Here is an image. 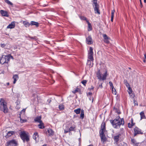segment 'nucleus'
I'll list each match as a JSON object with an SVG mask.
<instances>
[{
    "label": "nucleus",
    "instance_id": "nucleus-1",
    "mask_svg": "<svg viewBox=\"0 0 146 146\" xmlns=\"http://www.w3.org/2000/svg\"><path fill=\"white\" fill-rule=\"evenodd\" d=\"M113 127L115 129H118L121 125H123L124 124V121L123 118H120L119 117H117L114 120H110Z\"/></svg>",
    "mask_w": 146,
    "mask_h": 146
},
{
    "label": "nucleus",
    "instance_id": "nucleus-2",
    "mask_svg": "<svg viewBox=\"0 0 146 146\" xmlns=\"http://www.w3.org/2000/svg\"><path fill=\"white\" fill-rule=\"evenodd\" d=\"M0 108L1 111H2L4 113L8 112V109L7 106V103L4 100L1 98L0 101Z\"/></svg>",
    "mask_w": 146,
    "mask_h": 146
},
{
    "label": "nucleus",
    "instance_id": "nucleus-3",
    "mask_svg": "<svg viewBox=\"0 0 146 146\" xmlns=\"http://www.w3.org/2000/svg\"><path fill=\"white\" fill-rule=\"evenodd\" d=\"M19 135L24 143H25V141L28 142L29 141V136L26 133L25 131L20 132L19 133Z\"/></svg>",
    "mask_w": 146,
    "mask_h": 146
},
{
    "label": "nucleus",
    "instance_id": "nucleus-4",
    "mask_svg": "<svg viewBox=\"0 0 146 146\" xmlns=\"http://www.w3.org/2000/svg\"><path fill=\"white\" fill-rule=\"evenodd\" d=\"M96 74L97 77L100 80H105L106 79L107 76L108 75L107 71H106L104 74L103 75V77H102L101 74L100 70L98 71Z\"/></svg>",
    "mask_w": 146,
    "mask_h": 146
},
{
    "label": "nucleus",
    "instance_id": "nucleus-5",
    "mask_svg": "<svg viewBox=\"0 0 146 146\" xmlns=\"http://www.w3.org/2000/svg\"><path fill=\"white\" fill-rule=\"evenodd\" d=\"M10 60V58L9 56L3 55L0 59V63L3 64L5 63H8Z\"/></svg>",
    "mask_w": 146,
    "mask_h": 146
},
{
    "label": "nucleus",
    "instance_id": "nucleus-6",
    "mask_svg": "<svg viewBox=\"0 0 146 146\" xmlns=\"http://www.w3.org/2000/svg\"><path fill=\"white\" fill-rule=\"evenodd\" d=\"M106 123L104 122H103L101 125L100 129V135H105L104 133L106 131Z\"/></svg>",
    "mask_w": 146,
    "mask_h": 146
},
{
    "label": "nucleus",
    "instance_id": "nucleus-7",
    "mask_svg": "<svg viewBox=\"0 0 146 146\" xmlns=\"http://www.w3.org/2000/svg\"><path fill=\"white\" fill-rule=\"evenodd\" d=\"M17 142L15 139H13L6 142V146H17Z\"/></svg>",
    "mask_w": 146,
    "mask_h": 146
},
{
    "label": "nucleus",
    "instance_id": "nucleus-8",
    "mask_svg": "<svg viewBox=\"0 0 146 146\" xmlns=\"http://www.w3.org/2000/svg\"><path fill=\"white\" fill-rule=\"evenodd\" d=\"M93 49L91 47H90L88 53V58L90 59L91 61L94 60L93 55L94 52H93Z\"/></svg>",
    "mask_w": 146,
    "mask_h": 146
},
{
    "label": "nucleus",
    "instance_id": "nucleus-9",
    "mask_svg": "<svg viewBox=\"0 0 146 146\" xmlns=\"http://www.w3.org/2000/svg\"><path fill=\"white\" fill-rule=\"evenodd\" d=\"M134 131L133 135L134 137L138 134H143V133L142 131L141 130L137 127H135L134 128Z\"/></svg>",
    "mask_w": 146,
    "mask_h": 146
},
{
    "label": "nucleus",
    "instance_id": "nucleus-10",
    "mask_svg": "<svg viewBox=\"0 0 146 146\" xmlns=\"http://www.w3.org/2000/svg\"><path fill=\"white\" fill-rule=\"evenodd\" d=\"M46 135L48 136H52L54 134V131L51 129L48 128L46 129L44 131Z\"/></svg>",
    "mask_w": 146,
    "mask_h": 146
},
{
    "label": "nucleus",
    "instance_id": "nucleus-11",
    "mask_svg": "<svg viewBox=\"0 0 146 146\" xmlns=\"http://www.w3.org/2000/svg\"><path fill=\"white\" fill-rule=\"evenodd\" d=\"M121 133H118L116 135L113 137V139L114 141V144H117V142L119 140V138L121 136Z\"/></svg>",
    "mask_w": 146,
    "mask_h": 146
},
{
    "label": "nucleus",
    "instance_id": "nucleus-12",
    "mask_svg": "<svg viewBox=\"0 0 146 146\" xmlns=\"http://www.w3.org/2000/svg\"><path fill=\"white\" fill-rule=\"evenodd\" d=\"M86 42L88 44H91L93 43L92 40L90 35L89 36L86 38Z\"/></svg>",
    "mask_w": 146,
    "mask_h": 146
},
{
    "label": "nucleus",
    "instance_id": "nucleus-13",
    "mask_svg": "<svg viewBox=\"0 0 146 146\" xmlns=\"http://www.w3.org/2000/svg\"><path fill=\"white\" fill-rule=\"evenodd\" d=\"M15 131H9L7 133L5 137L7 139L9 137L15 134Z\"/></svg>",
    "mask_w": 146,
    "mask_h": 146
},
{
    "label": "nucleus",
    "instance_id": "nucleus-14",
    "mask_svg": "<svg viewBox=\"0 0 146 146\" xmlns=\"http://www.w3.org/2000/svg\"><path fill=\"white\" fill-rule=\"evenodd\" d=\"M103 36L104 42L107 44L109 43L110 42L109 40L110 39L109 38L106 34H104L103 35Z\"/></svg>",
    "mask_w": 146,
    "mask_h": 146
},
{
    "label": "nucleus",
    "instance_id": "nucleus-15",
    "mask_svg": "<svg viewBox=\"0 0 146 146\" xmlns=\"http://www.w3.org/2000/svg\"><path fill=\"white\" fill-rule=\"evenodd\" d=\"M41 118L42 117L41 116H38L35 118L34 121L35 122H37L39 123L42 121L41 120Z\"/></svg>",
    "mask_w": 146,
    "mask_h": 146
},
{
    "label": "nucleus",
    "instance_id": "nucleus-16",
    "mask_svg": "<svg viewBox=\"0 0 146 146\" xmlns=\"http://www.w3.org/2000/svg\"><path fill=\"white\" fill-rule=\"evenodd\" d=\"M99 5H94V10L95 11V13H97L98 14H100V13L99 9Z\"/></svg>",
    "mask_w": 146,
    "mask_h": 146
},
{
    "label": "nucleus",
    "instance_id": "nucleus-17",
    "mask_svg": "<svg viewBox=\"0 0 146 146\" xmlns=\"http://www.w3.org/2000/svg\"><path fill=\"white\" fill-rule=\"evenodd\" d=\"M0 13L3 16L6 17H8L9 16L8 12L7 11L1 10L0 11Z\"/></svg>",
    "mask_w": 146,
    "mask_h": 146
},
{
    "label": "nucleus",
    "instance_id": "nucleus-18",
    "mask_svg": "<svg viewBox=\"0 0 146 146\" xmlns=\"http://www.w3.org/2000/svg\"><path fill=\"white\" fill-rule=\"evenodd\" d=\"M15 22L14 21L12 22L10 24L7 26V28L11 29L14 28L15 27Z\"/></svg>",
    "mask_w": 146,
    "mask_h": 146
},
{
    "label": "nucleus",
    "instance_id": "nucleus-19",
    "mask_svg": "<svg viewBox=\"0 0 146 146\" xmlns=\"http://www.w3.org/2000/svg\"><path fill=\"white\" fill-rule=\"evenodd\" d=\"M135 124V123H133V120L132 118L131 119V123H129L128 124V127L129 128H131L132 127L134 126Z\"/></svg>",
    "mask_w": 146,
    "mask_h": 146
},
{
    "label": "nucleus",
    "instance_id": "nucleus-20",
    "mask_svg": "<svg viewBox=\"0 0 146 146\" xmlns=\"http://www.w3.org/2000/svg\"><path fill=\"white\" fill-rule=\"evenodd\" d=\"M13 78L14 79L13 83L15 84L16 83L17 80L18 79L19 77L17 74H15L13 75Z\"/></svg>",
    "mask_w": 146,
    "mask_h": 146
},
{
    "label": "nucleus",
    "instance_id": "nucleus-21",
    "mask_svg": "<svg viewBox=\"0 0 146 146\" xmlns=\"http://www.w3.org/2000/svg\"><path fill=\"white\" fill-rule=\"evenodd\" d=\"M39 124L38 125V128L40 129H43L44 128V123L42 121L40 122Z\"/></svg>",
    "mask_w": 146,
    "mask_h": 146
},
{
    "label": "nucleus",
    "instance_id": "nucleus-22",
    "mask_svg": "<svg viewBox=\"0 0 146 146\" xmlns=\"http://www.w3.org/2000/svg\"><path fill=\"white\" fill-rule=\"evenodd\" d=\"M23 23L25 27H28L30 25V23L27 21H23Z\"/></svg>",
    "mask_w": 146,
    "mask_h": 146
},
{
    "label": "nucleus",
    "instance_id": "nucleus-23",
    "mask_svg": "<svg viewBox=\"0 0 146 146\" xmlns=\"http://www.w3.org/2000/svg\"><path fill=\"white\" fill-rule=\"evenodd\" d=\"M87 23H88V31H91L92 30V28L91 24L89 23L88 20H87Z\"/></svg>",
    "mask_w": 146,
    "mask_h": 146
},
{
    "label": "nucleus",
    "instance_id": "nucleus-24",
    "mask_svg": "<svg viewBox=\"0 0 146 146\" xmlns=\"http://www.w3.org/2000/svg\"><path fill=\"white\" fill-rule=\"evenodd\" d=\"M33 137L34 139L36 141L37 138L38 137V133L36 132H35L34 133Z\"/></svg>",
    "mask_w": 146,
    "mask_h": 146
},
{
    "label": "nucleus",
    "instance_id": "nucleus-25",
    "mask_svg": "<svg viewBox=\"0 0 146 146\" xmlns=\"http://www.w3.org/2000/svg\"><path fill=\"white\" fill-rule=\"evenodd\" d=\"M30 24L31 25H35L36 27H38V26L39 23L34 21H31Z\"/></svg>",
    "mask_w": 146,
    "mask_h": 146
},
{
    "label": "nucleus",
    "instance_id": "nucleus-26",
    "mask_svg": "<svg viewBox=\"0 0 146 146\" xmlns=\"http://www.w3.org/2000/svg\"><path fill=\"white\" fill-rule=\"evenodd\" d=\"M101 141L103 142L106 141V138L105 137V135H100V136Z\"/></svg>",
    "mask_w": 146,
    "mask_h": 146
},
{
    "label": "nucleus",
    "instance_id": "nucleus-27",
    "mask_svg": "<svg viewBox=\"0 0 146 146\" xmlns=\"http://www.w3.org/2000/svg\"><path fill=\"white\" fill-rule=\"evenodd\" d=\"M115 11L114 10H113L111 11V22H113V17H114V13L115 12Z\"/></svg>",
    "mask_w": 146,
    "mask_h": 146
},
{
    "label": "nucleus",
    "instance_id": "nucleus-28",
    "mask_svg": "<svg viewBox=\"0 0 146 146\" xmlns=\"http://www.w3.org/2000/svg\"><path fill=\"white\" fill-rule=\"evenodd\" d=\"M131 141L133 144L136 146H137L139 143H137L136 140L133 139H131Z\"/></svg>",
    "mask_w": 146,
    "mask_h": 146
},
{
    "label": "nucleus",
    "instance_id": "nucleus-29",
    "mask_svg": "<svg viewBox=\"0 0 146 146\" xmlns=\"http://www.w3.org/2000/svg\"><path fill=\"white\" fill-rule=\"evenodd\" d=\"M141 116V119L145 118V115L143 111L141 112L140 113Z\"/></svg>",
    "mask_w": 146,
    "mask_h": 146
},
{
    "label": "nucleus",
    "instance_id": "nucleus-30",
    "mask_svg": "<svg viewBox=\"0 0 146 146\" xmlns=\"http://www.w3.org/2000/svg\"><path fill=\"white\" fill-rule=\"evenodd\" d=\"M80 118L82 119H83L84 117V112L83 110H82L81 111V113L80 115Z\"/></svg>",
    "mask_w": 146,
    "mask_h": 146
},
{
    "label": "nucleus",
    "instance_id": "nucleus-31",
    "mask_svg": "<svg viewBox=\"0 0 146 146\" xmlns=\"http://www.w3.org/2000/svg\"><path fill=\"white\" fill-rule=\"evenodd\" d=\"M81 111V109L80 108L75 109L74 110V112L77 114H79L80 113Z\"/></svg>",
    "mask_w": 146,
    "mask_h": 146
},
{
    "label": "nucleus",
    "instance_id": "nucleus-32",
    "mask_svg": "<svg viewBox=\"0 0 146 146\" xmlns=\"http://www.w3.org/2000/svg\"><path fill=\"white\" fill-rule=\"evenodd\" d=\"M70 131H74L75 130L76 126L75 125H73L69 128Z\"/></svg>",
    "mask_w": 146,
    "mask_h": 146
},
{
    "label": "nucleus",
    "instance_id": "nucleus-33",
    "mask_svg": "<svg viewBox=\"0 0 146 146\" xmlns=\"http://www.w3.org/2000/svg\"><path fill=\"white\" fill-rule=\"evenodd\" d=\"M80 92V90L77 88H76L75 89V90H73L72 91V93H73L74 94H75L77 92Z\"/></svg>",
    "mask_w": 146,
    "mask_h": 146
},
{
    "label": "nucleus",
    "instance_id": "nucleus-34",
    "mask_svg": "<svg viewBox=\"0 0 146 146\" xmlns=\"http://www.w3.org/2000/svg\"><path fill=\"white\" fill-rule=\"evenodd\" d=\"M124 84L126 85L127 87H128L129 86H130V85L129 83L126 80H125L124 81Z\"/></svg>",
    "mask_w": 146,
    "mask_h": 146
},
{
    "label": "nucleus",
    "instance_id": "nucleus-35",
    "mask_svg": "<svg viewBox=\"0 0 146 146\" xmlns=\"http://www.w3.org/2000/svg\"><path fill=\"white\" fill-rule=\"evenodd\" d=\"M59 108L60 110H63L64 109V106L63 105L60 104L59 106Z\"/></svg>",
    "mask_w": 146,
    "mask_h": 146
},
{
    "label": "nucleus",
    "instance_id": "nucleus-36",
    "mask_svg": "<svg viewBox=\"0 0 146 146\" xmlns=\"http://www.w3.org/2000/svg\"><path fill=\"white\" fill-rule=\"evenodd\" d=\"M4 1L5 2L7 3V4H8L9 5H10L12 6L13 5V3L8 0H4Z\"/></svg>",
    "mask_w": 146,
    "mask_h": 146
},
{
    "label": "nucleus",
    "instance_id": "nucleus-37",
    "mask_svg": "<svg viewBox=\"0 0 146 146\" xmlns=\"http://www.w3.org/2000/svg\"><path fill=\"white\" fill-rule=\"evenodd\" d=\"M28 37L29 38L31 39H33L35 40H37V37L36 36H34L33 37H31L29 36Z\"/></svg>",
    "mask_w": 146,
    "mask_h": 146
},
{
    "label": "nucleus",
    "instance_id": "nucleus-38",
    "mask_svg": "<svg viewBox=\"0 0 146 146\" xmlns=\"http://www.w3.org/2000/svg\"><path fill=\"white\" fill-rule=\"evenodd\" d=\"M87 82V81L86 80H84L81 82V83L84 86H86V84Z\"/></svg>",
    "mask_w": 146,
    "mask_h": 146
},
{
    "label": "nucleus",
    "instance_id": "nucleus-39",
    "mask_svg": "<svg viewBox=\"0 0 146 146\" xmlns=\"http://www.w3.org/2000/svg\"><path fill=\"white\" fill-rule=\"evenodd\" d=\"M127 88H128V90L129 91L128 92L129 94H131L132 93V91L131 88L130 87V86Z\"/></svg>",
    "mask_w": 146,
    "mask_h": 146
},
{
    "label": "nucleus",
    "instance_id": "nucleus-40",
    "mask_svg": "<svg viewBox=\"0 0 146 146\" xmlns=\"http://www.w3.org/2000/svg\"><path fill=\"white\" fill-rule=\"evenodd\" d=\"M109 84L112 90H113V89L114 88V87L112 83L110 81L109 82Z\"/></svg>",
    "mask_w": 146,
    "mask_h": 146
},
{
    "label": "nucleus",
    "instance_id": "nucleus-41",
    "mask_svg": "<svg viewBox=\"0 0 146 146\" xmlns=\"http://www.w3.org/2000/svg\"><path fill=\"white\" fill-rule=\"evenodd\" d=\"M70 131L69 128H67L66 129H65L64 130V133H67Z\"/></svg>",
    "mask_w": 146,
    "mask_h": 146
},
{
    "label": "nucleus",
    "instance_id": "nucleus-42",
    "mask_svg": "<svg viewBox=\"0 0 146 146\" xmlns=\"http://www.w3.org/2000/svg\"><path fill=\"white\" fill-rule=\"evenodd\" d=\"M93 2V6H94V5H98L97 3V0H92Z\"/></svg>",
    "mask_w": 146,
    "mask_h": 146
},
{
    "label": "nucleus",
    "instance_id": "nucleus-43",
    "mask_svg": "<svg viewBox=\"0 0 146 146\" xmlns=\"http://www.w3.org/2000/svg\"><path fill=\"white\" fill-rule=\"evenodd\" d=\"M112 93L116 95V94L117 92L115 88H113V90H112Z\"/></svg>",
    "mask_w": 146,
    "mask_h": 146
},
{
    "label": "nucleus",
    "instance_id": "nucleus-44",
    "mask_svg": "<svg viewBox=\"0 0 146 146\" xmlns=\"http://www.w3.org/2000/svg\"><path fill=\"white\" fill-rule=\"evenodd\" d=\"M20 121L21 123H23L24 122H26L27 121V120L26 119H22L20 117Z\"/></svg>",
    "mask_w": 146,
    "mask_h": 146
},
{
    "label": "nucleus",
    "instance_id": "nucleus-45",
    "mask_svg": "<svg viewBox=\"0 0 146 146\" xmlns=\"http://www.w3.org/2000/svg\"><path fill=\"white\" fill-rule=\"evenodd\" d=\"M81 19L83 20H85L87 22V20H88L87 19V18L84 16H82L81 17Z\"/></svg>",
    "mask_w": 146,
    "mask_h": 146
},
{
    "label": "nucleus",
    "instance_id": "nucleus-46",
    "mask_svg": "<svg viewBox=\"0 0 146 146\" xmlns=\"http://www.w3.org/2000/svg\"><path fill=\"white\" fill-rule=\"evenodd\" d=\"M139 1L140 2V7L141 8H142L143 7V5L142 3L141 0H139Z\"/></svg>",
    "mask_w": 146,
    "mask_h": 146
},
{
    "label": "nucleus",
    "instance_id": "nucleus-47",
    "mask_svg": "<svg viewBox=\"0 0 146 146\" xmlns=\"http://www.w3.org/2000/svg\"><path fill=\"white\" fill-rule=\"evenodd\" d=\"M5 44H1V46L2 47V48H3L4 47H5Z\"/></svg>",
    "mask_w": 146,
    "mask_h": 146
},
{
    "label": "nucleus",
    "instance_id": "nucleus-48",
    "mask_svg": "<svg viewBox=\"0 0 146 146\" xmlns=\"http://www.w3.org/2000/svg\"><path fill=\"white\" fill-rule=\"evenodd\" d=\"M92 94V93L91 92H89L88 93H87V96H88L89 95H91Z\"/></svg>",
    "mask_w": 146,
    "mask_h": 146
},
{
    "label": "nucleus",
    "instance_id": "nucleus-49",
    "mask_svg": "<svg viewBox=\"0 0 146 146\" xmlns=\"http://www.w3.org/2000/svg\"><path fill=\"white\" fill-rule=\"evenodd\" d=\"M94 88V87H93L92 86L91 88H89L88 89L90 90H93Z\"/></svg>",
    "mask_w": 146,
    "mask_h": 146
},
{
    "label": "nucleus",
    "instance_id": "nucleus-50",
    "mask_svg": "<svg viewBox=\"0 0 146 146\" xmlns=\"http://www.w3.org/2000/svg\"><path fill=\"white\" fill-rule=\"evenodd\" d=\"M117 146H123L122 144L121 143H117V144H116Z\"/></svg>",
    "mask_w": 146,
    "mask_h": 146
},
{
    "label": "nucleus",
    "instance_id": "nucleus-51",
    "mask_svg": "<svg viewBox=\"0 0 146 146\" xmlns=\"http://www.w3.org/2000/svg\"><path fill=\"white\" fill-rule=\"evenodd\" d=\"M134 104H135V106L136 105V104L137 105V106L138 105V104L137 103V102L135 101V100H134Z\"/></svg>",
    "mask_w": 146,
    "mask_h": 146
},
{
    "label": "nucleus",
    "instance_id": "nucleus-52",
    "mask_svg": "<svg viewBox=\"0 0 146 146\" xmlns=\"http://www.w3.org/2000/svg\"><path fill=\"white\" fill-rule=\"evenodd\" d=\"M102 83L101 84L99 85V87H100L101 88H102Z\"/></svg>",
    "mask_w": 146,
    "mask_h": 146
},
{
    "label": "nucleus",
    "instance_id": "nucleus-53",
    "mask_svg": "<svg viewBox=\"0 0 146 146\" xmlns=\"http://www.w3.org/2000/svg\"><path fill=\"white\" fill-rule=\"evenodd\" d=\"M120 130L122 131H124V129L123 128H121L120 129Z\"/></svg>",
    "mask_w": 146,
    "mask_h": 146
},
{
    "label": "nucleus",
    "instance_id": "nucleus-54",
    "mask_svg": "<svg viewBox=\"0 0 146 146\" xmlns=\"http://www.w3.org/2000/svg\"><path fill=\"white\" fill-rule=\"evenodd\" d=\"M144 57L145 59H146V54H144Z\"/></svg>",
    "mask_w": 146,
    "mask_h": 146
},
{
    "label": "nucleus",
    "instance_id": "nucleus-55",
    "mask_svg": "<svg viewBox=\"0 0 146 146\" xmlns=\"http://www.w3.org/2000/svg\"><path fill=\"white\" fill-rule=\"evenodd\" d=\"M42 146H47V144H44L43 145H42Z\"/></svg>",
    "mask_w": 146,
    "mask_h": 146
},
{
    "label": "nucleus",
    "instance_id": "nucleus-56",
    "mask_svg": "<svg viewBox=\"0 0 146 146\" xmlns=\"http://www.w3.org/2000/svg\"><path fill=\"white\" fill-rule=\"evenodd\" d=\"M47 5H45L44 4V5L43 6V7H45Z\"/></svg>",
    "mask_w": 146,
    "mask_h": 146
},
{
    "label": "nucleus",
    "instance_id": "nucleus-57",
    "mask_svg": "<svg viewBox=\"0 0 146 146\" xmlns=\"http://www.w3.org/2000/svg\"><path fill=\"white\" fill-rule=\"evenodd\" d=\"M143 62H146V60H145V59L144 60H143Z\"/></svg>",
    "mask_w": 146,
    "mask_h": 146
},
{
    "label": "nucleus",
    "instance_id": "nucleus-58",
    "mask_svg": "<svg viewBox=\"0 0 146 146\" xmlns=\"http://www.w3.org/2000/svg\"><path fill=\"white\" fill-rule=\"evenodd\" d=\"M144 3H146V0H144Z\"/></svg>",
    "mask_w": 146,
    "mask_h": 146
},
{
    "label": "nucleus",
    "instance_id": "nucleus-59",
    "mask_svg": "<svg viewBox=\"0 0 146 146\" xmlns=\"http://www.w3.org/2000/svg\"><path fill=\"white\" fill-rule=\"evenodd\" d=\"M57 2H58L59 1V0H56Z\"/></svg>",
    "mask_w": 146,
    "mask_h": 146
},
{
    "label": "nucleus",
    "instance_id": "nucleus-60",
    "mask_svg": "<svg viewBox=\"0 0 146 146\" xmlns=\"http://www.w3.org/2000/svg\"><path fill=\"white\" fill-rule=\"evenodd\" d=\"M7 84L8 85H9V83H7Z\"/></svg>",
    "mask_w": 146,
    "mask_h": 146
},
{
    "label": "nucleus",
    "instance_id": "nucleus-61",
    "mask_svg": "<svg viewBox=\"0 0 146 146\" xmlns=\"http://www.w3.org/2000/svg\"><path fill=\"white\" fill-rule=\"evenodd\" d=\"M88 62H90V60H88Z\"/></svg>",
    "mask_w": 146,
    "mask_h": 146
}]
</instances>
